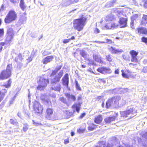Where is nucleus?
I'll return each mask as SVG.
<instances>
[{
  "label": "nucleus",
  "instance_id": "nucleus-52",
  "mask_svg": "<svg viewBox=\"0 0 147 147\" xmlns=\"http://www.w3.org/2000/svg\"><path fill=\"white\" fill-rule=\"evenodd\" d=\"M88 60L89 61V63H88V64H93L94 63V61L92 60H90L89 59H88Z\"/></svg>",
  "mask_w": 147,
  "mask_h": 147
},
{
  "label": "nucleus",
  "instance_id": "nucleus-22",
  "mask_svg": "<svg viewBox=\"0 0 147 147\" xmlns=\"http://www.w3.org/2000/svg\"><path fill=\"white\" fill-rule=\"evenodd\" d=\"M20 6L22 10L24 11L27 7L24 0H21L20 3Z\"/></svg>",
  "mask_w": 147,
  "mask_h": 147
},
{
  "label": "nucleus",
  "instance_id": "nucleus-20",
  "mask_svg": "<svg viewBox=\"0 0 147 147\" xmlns=\"http://www.w3.org/2000/svg\"><path fill=\"white\" fill-rule=\"evenodd\" d=\"M80 53L81 56L84 58L85 59H86L89 56V55L84 50H80Z\"/></svg>",
  "mask_w": 147,
  "mask_h": 147
},
{
  "label": "nucleus",
  "instance_id": "nucleus-8",
  "mask_svg": "<svg viewBox=\"0 0 147 147\" xmlns=\"http://www.w3.org/2000/svg\"><path fill=\"white\" fill-rule=\"evenodd\" d=\"M14 32L12 28H8L7 34L6 41L8 42L11 40L13 37Z\"/></svg>",
  "mask_w": 147,
  "mask_h": 147
},
{
  "label": "nucleus",
  "instance_id": "nucleus-56",
  "mask_svg": "<svg viewBox=\"0 0 147 147\" xmlns=\"http://www.w3.org/2000/svg\"><path fill=\"white\" fill-rule=\"evenodd\" d=\"M115 74H119V69H118L116 70H115Z\"/></svg>",
  "mask_w": 147,
  "mask_h": 147
},
{
  "label": "nucleus",
  "instance_id": "nucleus-15",
  "mask_svg": "<svg viewBox=\"0 0 147 147\" xmlns=\"http://www.w3.org/2000/svg\"><path fill=\"white\" fill-rule=\"evenodd\" d=\"M53 59V56H51L47 57L43 60V63L44 64H47L52 61Z\"/></svg>",
  "mask_w": 147,
  "mask_h": 147
},
{
  "label": "nucleus",
  "instance_id": "nucleus-57",
  "mask_svg": "<svg viewBox=\"0 0 147 147\" xmlns=\"http://www.w3.org/2000/svg\"><path fill=\"white\" fill-rule=\"evenodd\" d=\"M142 137L147 139V132L143 135Z\"/></svg>",
  "mask_w": 147,
  "mask_h": 147
},
{
  "label": "nucleus",
  "instance_id": "nucleus-51",
  "mask_svg": "<svg viewBox=\"0 0 147 147\" xmlns=\"http://www.w3.org/2000/svg\"><path fill=\"white\" fill-rule=\"evenodd\" d=\"M10 122L12 124L14 125V124H16L17 123L16 122H15L14 120L12 119H11L10 120Z\"/></svg>",
  "mask_w": 147,
  "mask_h": 147
},
{
  "label": "nucleus",
  "instance_id": "nucleus-41",
  "mask_svg": "<svg viewBox=\"0 0 147 147\" xmlns=\"http://www.w3.org/2000/svg\"><path fill=\"white\" fill-rule=\"evenodd\" d=\"M4 33V30L3 29H0V37L2 36L3 35Z\"/></svg>",
  "mask_w": 147,
  "mask_h": 147
},
{
  "label": "nucleus",
  "instance_id": "nucleus-19",
  "mask_svg": "<svg viewBox=\"0 0 147 147\" xmlns=\"http://www.w3.org/2000/svg\"><path fill=\"white\" fill-rule=\"evenodd\" d=\"M65 95L68 100H71L73 101L76 100V97L72 94H71L68 93H66L65 94Z\"/></svg>",
  "mask_w": 147,
  "mask_h": 147
},
{
  "label": "nucleus",
  "instance_id": "nucleus-40",
  "mask_svg": "<svg viewBox=\"0 0 147 147\" xmlns=\"http://www.w3.org/2000/svg\"><path fill=\"white\" fill-rule=\"evenodd\" d=\"M33 56L31 55L30 57H29L27 60L28 63H29L33 59Z\"/></svg>",
  "mask_w": 147,
  "mask_h": 147
},
{
  "label": "nucleus",
  "instance_id": "nucleus-34",
  "mask_svg": "<svg viewBox=\"0 0 147 147\" xmlns=\"http://www.w3.org/2000/svg\"><path fill=\"white\" fill-rule=\"evenodd\" d=\"M28 125L27 124H24L23 130L25 132L28 129Z\"/></svg>",
  "mask_w": 147,
  "mask_h": 147
},
{
  "label": "nucleus",
  "instance_id": "nucleus-46",
  "mask_svg": "<svg viewBox=\"0 0 147 147\" xmlns=\"http://www.w3.org/2000/svg\"><path fill=\"white\" fill-rule=\"evenodd\" d=\"M142 41L147 44V38L143 37L142 39Z\"/></svg>",
  "mask_w": 147,
  "mask_h": 147
},
{
  "label": "nucleus",
  "instance_id": "nucleus-55",
  "mask_svg": "<svg viewBox=\"0 0 147 147\" xmlns=\"http://www.w3.org/2000/svg\"><path fill=\"white\" fill-rule=\"evenodd\" d=\"M143 18L145 20H147V15H143Z\"/></svg>",
  "mask_w": 147,
  "mask_h": 147
},
{
  "label": "nucleus",
  "instance_id": "nucleus-7",
  "mask_svg": "<svg viewBox=\"0 0 147 147\" xmlns=\"http://www.w3.org/2000/svg\"><path fill=\"white\" fill-rule=\"evenodd\" d=\"M33 107L34 111L37 113H42L43 110V107L38 101H35L34 102Z\"/></svg>",
  "mask_w": 147,
  "mask_h": 147
},
{
  "label": "nucleus",
  "instance_id": "nucleus-53",
  "mask_svg": "<svg viewBox=\"0 0 147 147\" xmlns=\"http://www.w3.org/2000/svg\"><path fill=\"white\" fill-rule=\"evenodd\" d=\"M15 98V97H14L11 98V100L9 101V103L10 104H12L13 102L14 101Z\"/></svg>",
  "mask_w": 147,
  "mask_h": 147
},
{
  "label": "nucleus",
  "instance_id": "nucleus-59",
  "mask_svg": "<svg viewBox=\"0 0 147 147\" xmlns=\"http://www.w3.org/2000/svg\"><path fill=\"white\" fill-rule=\"evenodd\" d=\"M79 0H72L71 1L72 4L77 3L78 2Z\"/></svg>",
  "mask_w": 147,
  "mask_h": 147
},
{
  "label": "nucleus",
  "instance_id": "nucleus-47",
  "mask_svg": "<svg viewBox=\"0 0 147 147\" xmlns=\"http://www.w3.org/2000/svg\"><path fill=\"white\" fill-rule=\"evenodd\" d=\"M142 71L145 73H147V67H144L142 69Z\"/></svg>",
  "mask_w": 147,
  "mask_h": 147
},
{
  "label": "nucleus",
  "instance_id": "nucleus-61",
  "mask_svg": "<svg viewBox=\"0 0 147 147\" xmlns=\"http://www.w3.org/2000/svg\"><path fill=\"white\" fill-rule=\"evenodd\" d=\"M85 113H83L82 114L80 117V118H82L84 117L85 116Z\"/></svg>",
  "mask_w": 147,
  "mask_h": 147
},
{
  "label": "nucleus",
  "instance_id": "nucleus-64",
  "mask_svg": "<svg viewBox=\"0 0 147 147\" xmlns=\"http://www.w3.org/2000/svg\"><path fill=\"white\" fill-rule=\"evenodd\" d=\"M107 42L108 43L110 44L112 42V41L110 40L107 39Z\"/></svg>",
  "mask_w": 147,
  "mask_h": 147
},
{
  "label": "nucleus",
  "instance_id": "nucleus-60",
  "mask_svg": "<svg viewBox=\"0 0 147 147\" xmlns=\"http://www.w3.org/2000/svg\"><path fill=\"white\" fill-rule=\"evenodd\" d=\"M69 142V140L68 139L65 140H64V143L65 144H67Z\"/></svg>",
  "mask_w": 147,
  "mask_h": 147
},
{
  "label": "nucleus",
  "instance_id": "nucleus-14",
  "mask_svg": "<svg viewBox=\"0 0 147 147\" xmlns=\"http://www.w3.org/2000/svg\"><path fill=\"white\" fill-rule=\"evenodd\" d=\"M68 76V74H66L62 79L63 84L67 87L68 86L69 83Z\"/></svg>",
  "mask_w": 147,
  "mask_h": 147
},
{
  "label": "nucleus",
  "instance_id": "nucleus-63",
  "mask_svg": "<svg viewBox=\"0 0 147 147\" xmlns=\"http://www.w3.org/2000/svg\"><path fill=\"white\" fill-rule=\"evenodd\" d=\"M42 55L44 56H46L47 55V52L45 51L42 53Z\"/></svg>",
  "mask_w": 147,
  "mask_h": 147
},
{
  "label": "nucleus",
  "instance_id": "nucleus-12",
  "mask_svg": "<svg viewBox=\"0 0 147 147\" xmlns=\"http://www.w3.org/2000/svg\"><path fill=\"white\" fill-rule=\"evenodd\" d=\"M127 21L126 18H120L119 22L120 24L121 28H123L126 26Z\"/></svg>",
  "mask_w": 147,
  "mask_h": 147
},
{
  "label": "nucleus",
  "instance_id": "nucleus-48",
  "mask_svg": "<svg viewBox=\"0 0 147 147\" xmlns=\"http://www.w3.org/2000/svg\"><path fill=\"white\" fill-rule=\"evenodd\" d=\"M5 45V43L4 42H1L0 43V52L1 51L2 49V46H4Z\"/></svg>",
  "mask_w": 147,
  "mask_h": 147
},
{
  "label": "nucleus",
  "instance_id": "nucleus-9",
  "mask_svg": "<svg viewBox=\"0 0 147 147\" xmlns=\"http://www.w3.org/2000/svg\"><path fill=\"white\" fill-rule=\"evenodd\" d=\"M97 71L104 74H110L112 72V71L110 68L104 67L98 68L97 69Z\"/></svg>",
  "mask_w": 147,
  "mask_h": 147
},
{
  "label": "nucleus",
  "instance_id": "nucleus-24",
  "mask_svg": "<svg viewBox=\"0 0 147 147\" xmlns=\"http://www.w3.org/2000/svg\"><path fill=\"white\" fill-rule=\"evenodd\" d=\"M72 0H65L63 1L62 5L63 6H67L72 4Z\"/></svg>",
  "mask_w": 147,
  "mask_h": 147
},
{
  "label": "nucleus",
  "instance_id": "nucleus-23",
  "mask_svg": "<svg viewBox=\"0 0 147 147\" xmlns=\"http://www.w3.org/2000/svg\"><path fill=\"white\" fill-rule=\"evenodd\" d=\"M72 0H65L63 1L62 5L63 6H67L72 4Z\"/></svg>",
  "mask_w": 147,
  "mask_h": 147
},
{
  "label": "nucleus",
  "instance_id": "nucleus-43",
  "mask_svg": "<svg viewBox=\"0 0 147 147\" xmlns=\"http://www.w3.org/2000/svg\"><path fill=\"white\" fill-rule=\"evenodd\" d=\"M85 130L84 129H78L77 131L78 133H83L84 131Z\"/></svg>",
  "mask_w": 147,
  "mask_h": 147
},
{
  "label": "nucleus",
  "instance_id": "nucleus-54",
  "mask_svg": "<svg viewBox=\"0 0 147 147\" xmlns=\"http://www.w3.org/2000/svg\"><path fill=\"white\" fill-rule=\"evenodd\" d=\"M32 121L33 122V124L35 125H40V123L35 122L34 120H32Z\"/></svg>",
  "mask_w": 147,
  "mask_h": 147
},
{
  "label": "nucleus",
  "instance_id": "nucleus-30",
  "mask_svg": "<svg viewBox=\"0 0 147 147\" xmlns=\"http://www.w3.org/2000/svg\"><path fill=\"white\" fill-rule=\"evenodd\" d=\"M96 125H94L93 123H92L88 127V129L89 130L92 131L94 130L96 128Z\"/></svg>",
  "mask_w": 147,
  "mask_h": 147
},
{
  "label": "nucleus",
  "instance_id": "nucleus-42",
  "mask_svg": "<svg viewBox=\"0 0 147 147\" xmlns=\"http://www.w3.org/2000/svg\"><path fill=\"white\" fill-rule=\"evenodd\" d=\"M106 59L107 60L109 61H111L112 60V59L110 55L107 56Z\"/></svg>",
  "mask_w": 147,
  "mask_h": 147
},
{
  "label": "nucleus",
  "instance_id": "nucleus-2",
  "mask_svg": "<svg viewBox=\"0 0 147 147\" xmlns=\"http://www.w3.org/2000/svg\"><path fill=\"white\" fill-rule=\"evenodd\" d=\"M86 18L84 17L74 19L73 21L74 28L79 32L82 30L86 24Z\"/></svg>",
  "mask_w": 147,
  "mask_h": 147
},
{
  "label": "nucleus",
  "instance_id": "nucleus-37",
  "mask_svg": "<svg viewBox=\"0 0 147 147\" xmlns=\"http://www.w3.org/2000/svg\"><path fill=\"white\" fill-rule=\"evenodd\" d=\"M3 90H2V93H1L0 91V101L2 100L3 99L4 96V93H3L4 92L3 91Z\"/></svg>",
  "mask_w": 147,
  "mask_h": 147
},
{
  "label": "nucleus",
  "instance_id": "nucleus-58",
  "mask_svg": "<svg viewBox=\"0 0 147 147\" xmlns=\"http://www.w3.org/2000/svg\"><path fill=\"white\" fill-rule=\"evenodd\" d=\"M57 71H53L52 73L51 74V76H52L54 75L55 74H56Z\"/></svg>",
  "mask_w": 147,
  "mask_h": 147
},
{
  "label": "nucleus",
  "instance_id": "nucleus-38",
  "mask_svg": "<svg viewBox=\"0 0 147 147\" xmlns=\"http://www.w3.org/2000/svg\"><path fill=\"white\" fill-rule=\"evenodd\" d=\"M19 59V60L21 61L22 59V55L21 54H19L18 56L17 59H16V61H18V59Z\"/></svg>",
  "mask_w": 147,
  "mask_h": 147
},
{
  "label": "nucleus",
  "instance_id": "nucleus-17",
  "mask_svg": "<svg viewBox=\"0 0 147 147\" xmlns=\"http://www.w3.org/2000/svg\"><path fill=\"white\" fill-rule=\"evenodd\" d=\"M93 57L94 59L96 61L100 63H101V59L100 55L96 54H94Z\"/></svg>",
  "mask_w": 147,
  "mask_h": 147
},
{
  "label": "nucleus",
  "instance_id": "nucleus-1",
  "mask_svg": "<svg viewBox=\"0 0 147 147\" xmlns=\"http://www.w3.org/2000/svg\"><path fill=\"white\" fill-rule=\"evenodd\" d=\"M125 104V101L119 96L113 97L109 99L106 102V106L107 108L110 106L115 107H121Z\"/></svg>",
  "mask_w": 147,
  "mask_h": 147
},
{
  "label": "nucleus",
  "instance_id": "nucleus-35",
  "mask_svg": "<svg viewBox=\"0 0 147 147\" xmlns=\"http://www.w3.org/2000/svg\"><path fill=\"white\" fill-rule=\"evenodd\" d=\"M75 83L76 84V89L78 90H81V88L80 87L79 84H78V82L76 80L75 81Z\"/></svg>",
  "mask_w": 147,
  "mask_h": 147
},
{
  "label": "nucleus",
  "instance_id": "nucleus-49",
  "mask_svg": "<svg viewBox=\"0 0 147 147\" xmlns=\"http://www.w3.org/2000/svg\"><path fill=\"white\" fill-rule=\"evenodd\" d=\"M100 32V30L97 28H96L94 30V32L95 33H98Z\"/></svg>",
  "mask_w": 147,
  "mask_h": 147
},
{
  "label": "nucleus",
  "instance_id": "nucleus-29",
  "mask_svg": "<svg viewBox=\"0 0 147 147\" xmlns=\"http://www.w3.org/2000/svg\"><path fill=\"white\" fill-rule=\"evenodd\" d=\"M52 89L55 90L59 91L61 89V86L60 84H58L55 86L52 87Z\"/></svg>",
  "mask_w": 147,
  "mask_h": 147
},
{
  "label": "nucleus",
  "instance_id": "nucleus-6",
  "mask_svg": "<svg viewBox=\"0 0 147 147\" xmlns=\"http://www.w3.org/2000/svg\"><path fill=\"white\" fill-rule=\"evenodd\" d=\"M48 82V79L45 78L43 76L40 77L38 82V86L37 87V89L40 90H43Z\"/></svg>",
  "mask_w": 147,
  "mask_h": 147
},
{
  "label": "nucleus",
  "instance_id": "nucleus-44",
  "mask_svg": "<svg viewBox=\"0 0 147 147\" xmlns=\"http://www.w3.org/2000/svg\"><path fill=\"white\" fill-rule=\"evenodd\" d=\"M70 41V39H64L63 40V43L64 44H65L69 42Z\"/></svg>",
  "mask_w": 147,
  "mask_h": 147
},
{
  "label": "nucleus",
  "instance_id": "nucleus-36",
  "mask_svg": "<svg viewBox=\"0 0 147 147\" xmlns=\"http://www.w3.org/2000/svg\"><path fill=\"white\" fill-rule=\"evenodd\" d=\"M131 61L134 62H138V59L136 57H131Z\"/></svg>",
  "mask_w": 147,
  "mask_h": 147
},
{
  "label": "nucleus",
  "instance_id": "nucleus-11",
  "mask_svg": "<svg viewBox=\"0 0 147 147\" xmlns=\"http://www.w3.org/2000/svg\"><path fill=\"white\" fill-rule=\"evenodd\" d=\"M109 51L111 53H121L123 52V51L122 49H116L115 47H111L109 48Z\"/></svg>",
  "mask_w": 147,
  "mask_h": 147
},
{
  "label": "nucleus",
  "instance_id": "nucleus-16",
  "mask_svg": "<svg viewBox=\"0 0 147 147\" xmlns=\"http://www.w3.org/2000/svg\"><path fill=\"white\" fill-rule=\"evenodd\" d=\"M122 76L125 78H128V76L127 74H130V71L128 69L122 70L121 71Z\"/></svg>",
  "mask_w": 147,
  "mask_h": 147
},
{
  "label": "nucleus",
  "instance_id": "nucleus-39",
  "mask_svg": "<svg viewBox=\"0 0 147 147\" xmlns=\"http://www.w3.org/2000/svg\"><path fill=\"white\" fill-rule=\"evenodd\" d=\"M47 96L45 94H42L40 96V98L43 100H45Z\"/></svg>",
  "mask_w": 147,
  "mask_h": 147
},
{
  "label": "nucleus",
  "instance_id": "nucleus-33",
  "mask_svg": "<svg viewBox=\"0 0 147 147\" xmlns=\"http://www.w3.org/2000/svg\"><path fill=\"white\" fill-rule=\"evenodd\" d=\"M11 83V79H9L8 80L7 84L4 85L3 86L6 88H8L10 86Z\"/></svg>",
  "mask_w": 147,
  "mask_h": 147
},
{
  "label": "nucleus",
  "instance_id": "nucleus-45",
  "mask_svg": "<svg viewBox=\"0 0 147 147\" xmlns=\"http://www.w3.org/2000/svg\"><path fill=\"white\" fill-rule=\"evenodd\" d=\"M111 26V24H107L104 27V29H112V28H109V26Z\"/></svg>",
  "mask_w": 147,
  "mask_h": 147
},
{
  "label": "nucleus",
  "instance_id": "nucleus-25",
  "mask_svg": "<svg viewBox=\"0 0 147 147\" xmlns=\"http://www.w3.org/2000/svg\"><path fill=\"white\" fill-rule=\"evenodd\" d=\"M115 117H106L105 119V121L106 123H110L111 122L115 120Z\"/></svg>",
  "mask_w": 147,
  "mask_h": 147
},
{
  "label": "nucleus",
  "instance_id": "nucleus-31",
  "mask_svg": "<svg viewBox=\"0 0 147 147\" xmlns=\"http://www.w3.org/2000/svg\"><path fill=\"white\" fill-rule=\"evenodd\" d=\"M138 53V52H137L134 50H132L130 52V53L131 55V57H136Z\"/></svg>",
  "mask_w": 147,
  "mask_h": 147
},
{
  "label": "nucleus",
  "instance_id": "nucleus-5",
  "mask_svg": "<svg viewBox=\"0 0 147 147\" xmlns=\"http://www.w3.org/2000/svg\"><path fill=\"white\" fill-rule=\"evenodd\" d=\"M17 18V15L14 11H10L7 15L5 19L6 23H9L15 20Z\"/></svg>",
  "mask_w": 147,
  "mask_h": 147
},
{
  "label": "nucleus",
  "instance_id": "nucleus-3",
  "mask_svg": "<svg viewBox=\"0 0 147 147\" xmlns=\"http://www.w3.org/2000/svg\"><path fill=\"white\" fill-rule=\"evenodd\" d=\"M137 111L133 107H132L126 111L120 112V113L121 116L124 118L129 117V118H131L135 115Z\"/></svg>",
  "mask_w": 147,
  "mask_h": 147
},
{
  "label": "nucleus",
  "instance_id": "nucleus-18",
  "mask_svg": "<svg viewBox=\"0 0 147 147\" xmlns=\"http://www.w3.org/2000/svg\"><path fill=\"white\" fill-rule=\"evenodd\" d=\"M102 120V116L99 115L95 117L94 119V121L95 123L99 124L101 123Z\"/></svg>",
  "mask_w": 147,
  "mask_h": 147
},
{
  "label": "nucleus",
  "instance_id": "nucleus-26",
  "mask_svg": "<svg viewBox=\"0 0 147 147\" xmlns=\"http://www.w3.org/2000/svg\"><path fill=\"white\" fill-rule=\"evenodd\" d=\"M81 107V105L80 103L75 104L73 106L72 108L75 109L76 111L78 113Z\"/></svg>",
  "mask_w": 147,
  "mask_h": 147
},
{
  "label": "nucleus",
  "instance_id": "nucleus-4",
  "mask_svg": "<svg viewBox=\"0 0 147 147\" xmlns=\"http://www.w3.org/2000/svg\"><path fill=\"white\" fill-rule=\"evenodd\" d=\"M12 70L11 65H8L6 70L3 71L0 75V79L3 80L11 76Z\"/></svg>",
  "mask_w": 147,
  "mask_h": 147
},
{
  "label": "nucleus",
  "instance_id": "nucleus-32",
  "mask_svg": "<svg viewBox=\"0 0 147 147\" xmlns=\"http://www.w3.org/2000/svg\"><path fill=\"white\" fill-rule=\"evenodd\" d=\"M118 25L115 23H113L111 24V26H110L109 28H112V29L116 28L118 27Z\"/></svg>",
  "mask_w": 147,
  "mask_h": 147
},
{
  "label": "nucleus",
  "instance_id": "nucleus-62",
  "mask_svg": "<svg viewBox=\"0 0 147 147\" xmlns=\"http://www.w3.org/2000/svg\"><path fill=\"white\" fill-rule=\"evenodd\" d=\"M9 1L13 3H16V0H9Z\"/></svg>",
  "mask_w": 147,
  "mask_h": 147
},
{
  "label": "nucleus",
  "instance_id": "nucleus-21",
  "mask_svg": "<svg viewBox=\"0 0 147 147\" xmlns=\"http://www.w3.org/2000/svg\"><path fill=\"white\" fill-rule=\"evenodd\" d=\"M139 33L146 34L147 33V29L144 28H140L138 29Z\"/></svg>",
  "mask_w": 147,
  "mask_h": 147
},
{
  "label": "nucleus",
  "instance_id": "nucleus-13",
  "mask_svg": "<svg viewBox=\"0 0 147 147\" xmlns=\"http://www.w3.org/2000/svg\"><path fill=\"white\" fill-rule=\"evenodd\" d=\"M46 113H47L46 116V118L48 119H51V117L53 113V109L51 108L47 109Z\"/></svg>",
  "mask_w": 147,
  "mask_h": 147
},
{
  "label": "nucleus",
  "instance_id": "nucleus-28",
  "mask_svg": "<svg viewBox=\"0 0 147 147\" xmlns=\"http://www.w3.org/2000/svg\"><path fill=\"white\" fill-rule=\"evenodd\" d=\"M114 17L111 15L108 16L105 18V20L107 22L112 21L114 19Z\"/></svg>",
  "mask_w": 147,
  "mask_h": 147
},
{
  "label": "nucleus",
  "instance_id": "nucleus-50",
  "mask_svg": "<svg viewBox=\"0 0 147 147\" xmlns=\"http://www.w3.org/2000/svg\"><path fill=\"white\" fill-rule=\"evenodd\" d=\"M60 100L63 103H65L66 102V100L63 97L61 98Z\"/></svg>",
  "mask_w": 147,
  "mask_h": 147
},
{
  "label": "nucleus",
  "instance_id": "nucleus-27",
  "mask_svg": "<svg viewBox=\"0 0 147 147\" xmlns=\"http://www.w3.org/2000/svg\"><path fill=\"white\" fill-rule=\"evenodd\" d=\"M138 15L137 14H135L131 18V28H133V27L134 26V22L133 20L136 19L138 17Z\"/></svg>",
  "mask_w": 147,
  "mask_h": 147
},
{
  "label": "nucleus",
  "instance_id": "nucleus-10",
  "mask_svg": "<svg viewBox=\"0 0 147 147\" xmlns=\"http://www.w3.org/2000/svg\"><path fill=\"white\" fill-rule=\"evenodd\" d=\"M63 73L62 71H60L58 74L56 75L55 78L52 79L51 82L52 83H55L57 82H59L61 77L63 75Z\"/></svg>",
  "mask_w": 147,
  "mask_h": 147
}]
</instances>
